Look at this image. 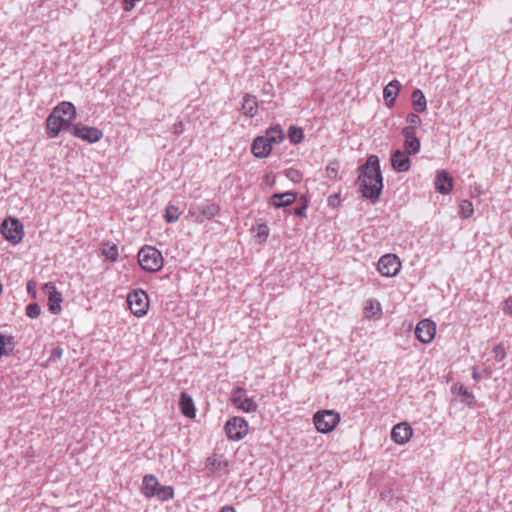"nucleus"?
I'll use <instances>...</instances> for the list:
<instances>
[{"instance_id":"f257e3e1","label":"nucleus","mask_w":512,"mask_h":512,"mask_svg":"<svg viewBox=\"0 0 512 512\" xmlns=\"http://www.w3.org/2000/svg\"><path fill=\"white\" fill-rule=\"evenodd\" d=\"M359 171L358 182L363 197L372 202L377 201L383 188L378 156H369L366 163L359 168Z\"/></svg>"},{"instance_id":"f03ea898","label":"nucleus","mask_w":512,"mask_h":512,"mask_svg":"<svg viewBox=\"0 0 512 512\" xmlns=\"http://www.w3.org/2000/svg\"><path fill=\"white\" fill-rule=\"evenodd\" d=\"M76 118V109L71 102H61L53 108L46 119L47 134L50 138L57 137L61 131L67 130Z\"/></svg>"},{"instance_id":"7ed1b4c3","label":"nucleus","mask_w":512,"mask_h":512,"mask_svg":"<svg viewBox=\"0 0 512 512\" xmlns=\"http://www.w3.org/2000/svg\"><path fill=\"white\" fill-rule=\"evenodd\" d=\"M138 262L147 272H158L162 269L164 259L161 252L152 246H144L138 252Z\"/></svg>"},{"instance_id":"20e7f679","label":"nucleus","mask_w":512,"mask_h":512,"mask_svg":"<svg viewBox=\"0 0 512 512\" xmlns=\"http://www.w3.org/2000/svg\"><path fill=\"white\" fill-rule=\"evenodd\" d=\"M341 420L340 414L334 410H320L313 416V422L318 432H332Z\"/></svg>"},{"instance_id":"39448f33","label":"nucleus","mask_w":512,"mask_h":512,"mask_svg":"<svg viewBox=\"0 0 512 512\" xmlns=\"http://www.w3.org/2000/svg\"><path fill=\"white\" fill-rule=\"evenodd\" d=\"M127 303L131 312L137 317H142L148 312L149 299L144 290L138 289L130 292L127 296Z\"/></svg>"},{"instance_id":"423d86ee","label":"nucleus","mask_w":512,"mask_h":512,"mask_svg":"<svg viewBox=\"0 0 512 512\" xmlns=\"http://www.w3.org/2000/svg\"><path fill=\"white\" fill-rule=\"evenodd\" d=\"M1 234L12 244H18L24 236L22 223L16 218L5 219L1 224Z\"/></svg>"},{"instance_id":"0eeeda50","label":"nucleus","mask_w":512,"mask_h":512,"mask_svg":"<svg viewBox=\"0 0 512 512\" xmlns=\"http://www.w3.org/2000/svg\"><path fill=\"white\" fill-rule=\"evenodd\" d=\"M231 404L238 410L246 413L255 412L258 408L257 403L250 397L242 387H236L230 396Z\"/></svg>"},{"instance_id":"6e6552de","label":"nucleus","mask_w":512,"mask_h":512,"mask_svg":"<svg viewBox=\"0 0 512 512\" xmlns=\"http://www.w3.org/2000/svg\"><path fill=\"white\" fill-rule=\"evenodd\" d=\"M401 269V262L395 254H385L378 261V271L382 276L394 277Z\"/></svg>"},{"instance_id":"1a4fd4ad","label":"nucleus","mask_w":512,"mask_h":512,"mask_svg":"<svg viewBox=\"0 0 512 512\" xmlns=\"http://www.w3.org/2000/svg\"><path fill=\"white\" fill-rule=\"evenodd\" d=\"M248 433V422L239 416L226 421V436L231 440H241Z\"/></svg>"},{"instance_id":"9d476101","label":"nucleus","mask_w":512,"mask_h":512,"mask_svg":"<svg viewBox=\"0 0 512 512\" xmlns=\"http://www.w3.org/2000/svg\"><path fill=\"white\" fill-rule=\"evenodd\" d=\"M436 334V324L430 319H423L416 325L415 336L422 343H430Z\"/></svg>"},{"instance_id":"9b49d317","label":"nucleus","mask_w":512,"mask_h":512,"mask_svg":"<svg viewBox=\"0 0 512 512\" xmlns=\"http://www.w3.org/2000/svg\"><path fill=\"white\" fill-rule=\"evenodd\" d=\"M219 206L214 203H204L190 208V215L198 222L209 220L219 212Z\"/></svg>"},{"instance_id":"f8f14e48","label":"nucleus","mask_w":512,"mask_h":512,"mask_svg":"<svg viewBox=\"0 0 512 512\" xmlns=\"http://www.w3.org/2000/svg\"><path fill=\"white\" fill-rule=\"evenodd\" d=\"M73 135L89 143H95L102 138L103 133L98 128L76 124L73 127Z\"/></svg>"},{"instance_id":"ddd939ff","label":"nucleus","mask_w":512,"mask_h":512,"mask_svg":"<svg viewBox=\"0 0 512 512\" xmlns=\"http://www.w3.org/2000/svg\"><path fill=\"white\" fill-rule=\"evenodd\" d=\"M401 133L405 138L403 146L406 152L408 154H417L420 151L421 143L416 136V130L412 127H404Z\"/></svg>"},{"instance_id":"4468645a","label":"nucleus","mask_w":512,"mask_h":512,"mask_svg":"<svg viewBox=\"0 0 512 512\" xmlns=\"http://www.w3.org/2000/svg\"><path fill=\"white\" fill-rule=\"evenodd\" d=\"M406 150L397 149L391 155V165L397 172H407L411 167V160Z\"/></svg>"},{"instance_id":"2eb2a0df","label":"nucleus","mask_w":512,"mask_h":512,"mask_svg":"<svg viewBox=\"0 0 512 512\" xmlns=\"http://www.w3.org/2000/svg\"><path fill=\"white\" fill-rule=\"evenodd\" d=\"M413 430L407 423H398L391 431V438L399 445L406 444L412 437Z\"/></svg>"},{"instance_id":"dca6fc26","label":"nucleus","mask_w":512,"mask_h":512,"mask_svg":"<svg viewBox=\"0 0 512 512\" xmlns=\"http://www.w3.org/2000/svg\"><path fill=\"white\" fill-rule=\"evenodd\" d=\"M45 288L49 291L48 306L53 314H59L62 310L61 303L63 301L62 294L58 292L52 282L45 284Z\"/></svg>"},{"instance_id":"f3484780","label":"nucleus","mask_w":512,"mask_h":512,"mask_svg":"<svg viewBox=\"0 0 512 512\" xmlns=\"http://www.w3.org/2000/svg\"><path fill=\"white\" fill-rule=\"evenodd\" d=\"M453 188V179L445 170L437 173L435 179V189L441 194H449Z\"/></svg>"},{"instance_id":"a211bd4d","label":"nucleus","mask_w":512,"mask_h":512,"mask_svg":"<svg viewBox=\"0 0 512 512\" xmlns=\"http://www.w3.org/2000/svg\"><path fill=\"white\" fill-rule=\"evenodd\" d=\"M272 149V145L269 143V140L264 136L256 137L252 144V153L257 158H265L267 157Z\"/></svg>"},{"instance_id":"6ab92c4d","label":"nucleus","mask_w":512,"mask_h":512,"mask_svg":"<svg viewBox=\"0 0 512 512\" xmlns=\"http://www.w3.org/2000/svg\"><path fill=\"white\" fill-rule=\"evenodd\" d=\"M296 193L285 192L282 194L275 193L269 199V204L274 208L288 207L296 200Z\"/></svg>"},{"instance_id":"aec40b11","label":"nucleus","mask_w":512,"mask_h":512,"mask_svg":"<svg viewBox=\"0 0 512 512\" xmlns=\"http://www.w3.org/2000/svg\"><path fill=\"white\" fill-rule=\"evenodd\" d=\"M160 486L156 476L148 474L143 478L141 492L146 498H152L155 496Z\"/></svg>"},{"instance_id":"412c9836","label":"nucleus","mask_w":512,"mask_h":512,"mask_svg":"<svg viewBox=\"0 0 512 512\" xmlns=\"http://www.w3.org/2000/svg\"><path fill=\"white\" fill-rule=\"evenodd\" d=\"M401 84L398 80L390 81L383 89V97L388 107H393L400 91Z\"/></svg>"},{"instance_id":"4be33fe9","label":"nucleus","mask_w":512,"mask_h":512,"mask_svg":"<svg viewBox=\"0 0 512 512\" xmlns=\"http://www.w3.org/2000/svg\"><path fill=\"white\" fill-rule=\"evenodd\" d=\"M179 405L184 416L188 418H194L196 416V409L193 403V399L188 393H181Z\"/></svg>"},{"instance_id":"5701e85b","label":"nucleus","mask_w":512,"mask_h":512,"mask_svg":"<svg viewBox=\"0 0 512 512\" xmlns=\"http://www.w3.org/2000/svg\"><path fill=\"white\" fill-rule=\"evenodd\" d=\"M241 110L244 115L254 117L258 111V103L255 96L245 95L242 102Z\"/></svg>"},{"instance_id":"b1692460","label":"nucleus","mask_w":512,"mask_h":512,"mask_svg":"<svg viewBox=\"0 0 512 512\" xmlns=\"http://www.w3.org/2000/svg\"><path fill=\"white\" fill-rule=\"evenodd\" d=\"M413 109L417 113H422L426 110L427 101L424 93L420 89H415L411 95Z\"/></svg>"},{"instance_id":"393cba45","label":"nucleus","mask_w":512,"mask_h":512,"mask_svg":"<svg viewBox=\"0 0 512 512\" xmlns=\"http://www.w3.org/2000/svg\"><path fill=\"white\" fill-rule=\"evenodd\" d=\"M453 390L458 391L459 396H461V402L467 404L469 407L474 406L475 396L465 386H454Z\"/></svg>"},{"instance_id":"a878e982","label":"nucleus","mask_w":512,"mask_h":512,"mask_svg":"<svg viewBox=\"0 0 512 512\" xmlns=\"http://www.w3.org/2000/svg\"><path fill=\"white\" fill-rule=\"evenodd\" d=\"M264 137L268 139L269 143L272 145L281 142L282 139L284 138V133L281 127L277 125L274 127H270L266 132V136Z\"/></svg>"},{"instance_id":"bb28decb","label":"nucleus","mask_w":512,"mask_h":512,"mask_svg":"<svg viewBox=\"0 0 512 512\" xmlns=\"http://www.w3.org/2000/svg\"><path fill=\"white\" fill-rule=\"evenodd\" d=\"M222 463V455L213 454L207 458L205 467L209 472L214 473L221 469Z\"/></svg>"},{"instance_id":"cd10ccee","label":"nucleus","mask_w":512,"mask_h":512,"mask_svg":"<svg viewBox=\"0 0 512 512\" xmlns=\"http://www.w3.org/2000/svg\"><path fill=\"white\" fill-rule=\"evenodd\" d=\"M161 501H168L174 497V489L171 486H160L155 496Z\"/></svg>"},{"instance_id":"c85d7f7f","label":"nucleus","mask_w":512,"mask_h":512,"mask_svg":"<svg viewBox=\"0 0 512 512\" xmlns=\"http://www.w3.org/2000/svg\"><path fill=\"white\" fill-rule=\"evenodd\" d=\"M10 346L11 350L14 347V337L13 336H6L3 334H0V358L3 355L8 354L6 348Z\"/></svg>"},{"instance_id":"c756f323","label":"nucleus","mask_w":512,"mask_h":512,"mask_svg":"<svg viewBox=\"0 0 512 512\" xmlns=\"http://www.w3.org/2000/svg\"><path fill=\"white\" fill-rule=\"evenodd\" d=\"M288 137L292 143L298 144L304 138L303 130L296 126H290V128L288 130Z\"/></svg>"},{"instance_id":"7c9ffc66","label":"nucleus","mask_w":512,"mask_h":512,"mask_svg":"<svg viewBox=\"0 0 512 512\" xmlns=\"http://www.w3.org/2000/svg\"><path fill=\"white\" fill-rule=\"evenodd\" d=\"M474 212L473 205L468 200L461 201L459 205V215L460 217L467 219L472 216Z\"/></svg>"},{"instance_id":"2f4dec72","label":"nucleus","mask_w":512,"mask_h":512,"mask_svg":"<svg viewBox=\"0 0 512 512\" xmlns=\"http://www.w3.org/2000/svg\"><path fill=\"white\" fill-rule=\"evenodd\" d=\"M180 213L174 205L167 206L164 218L168 223H174L179 219Z\"/></svg>"},{"instance_id":"473e14b6","label":"nucleus","mask_w":512,"mask_h":512,"mask_svg":"<svg viewBox=\"0 0 512 512\" xmlns=\"http://www.w3.org/2000/svg\"><path fill=\"white\" fill-rule=\"evenodd\" d=\"M104 257L109 261H116L118 258V248L116 245L107 246L103 249Z\"/></svg>"},{"instance_id":"72a5a7b5","label":"nucleus","mask_w":512,"mask_h":512,"mask_svg":"<svg viewBox=\"0 0 512 512\" xmlns=\"http://www.w3.org/2000/svg\"><path fill=\"white\" fill-rule=\"evenodd\" d=\"M41 313L40 306L37 303H30L26 307V315L31 319H36Z\"/></svg>"},{"instance_id":"f704fd0d","label":"nucleus","mask_w":512,"mask_h":512,"mask_svg":"<svg viewBox=\"0 0 512 512\" xmlns=\"http://www.w3.org/2000/svg\"><path fill=\"white\" fill-rule=\"evenodd\" d=\"M408 125L406 127H412L414 130L421 124V119L416 113H409L406 117Z\"/></svg>"},{"instance_id":"c9c22d12","label":"nucleus","mask_w":512,"mask_h":512,"mask_svg":"<svg viewBox=\"0 0 512 512\" xmlns=\"http://www.w3.org/2000/svg\"><path fill=\"white\" fill-rule=\"evenodd\" d=\"M339 165L337 162H331L326 167V175L331 180L336 179L338 174Z\"/></svg>"},{"instance_id":"e433bc0d","label":"nucleus","mask_w":512,"mask_h":512,"mask_svg":"<svg viewBox=\"0 0 512 512\" xmlns=\"http://www.w3.org/2000/svg\"><path fill=\"white\" fill-rule=\"evenodd\" d=\"M286 176L294 183H299L302 180V173L294 168H290L286 171Z\"/></svg>"},{"instance_id":"4c0bfd02","label":"nucleus","mask_w":512,"mask_h":512,"mask_svg":"<svg viewBox=\"0 0 512 512\" xmlns=\"http://www.w3.org/2000/svg\"><path fill=\"white\" fill-rule=\"evenodd\" d=\"M494 359L496 361H502L506 357V350L502 344H497L493 348Z\"/></svg>"},{"instance_id":"58836bf2","label":"nucleus","mask_w":512,"mask_h":512,"mask_svg":"<svg viewBox=\"0 0 512 512\" xmlns=\"http://www.w3.org/2000/svg\"><path fill=\"white\" fill-rule=\"evenodd\" d=\"M483 376H485L486 378H489L491 376V371H488V370H484L483 373H480L476 370V368H473V371H472V378L475 380V381H480Z\"/></svg>"},{"instance_id":"ea45409f","label":"nucleus","mask_w":512,"mask_h":512,"mask_svg":"<svg viewBox=\"0 0 512 512\" xmlns=\"http://www.w3.org/2000/svg\"><path fill=\"white\" fill-rule=\"evenodd\" d=\"M63 355V350L62 348L60 347H55L52 351H51V355H50V360L51 361H56V360H59Z\"/></svg>"},{"instance_id":"a19ab883","label":"nucleus","mask_w":512,"mask_h":512,"mask_svg":"<svg viewBox=\"0 0 512 512\" xmlns=\"http://www.w3.org/2000/svg\"><path fill=\"white\" fill-rule=\"evenodd\" d=\"M257 236L261 239V240H266V238L268 237V227L266 225H260L258 227V233H257Z\"/></svg>"},{"instance_id":"79ce46f5","label":"nucleus","mask_w":512,"mask_h":512,"mask_svg":"<svg viewBox=\"0 0 512 512\" xmlns=\"http://www.w3.org/2000/svg\"><path fill=\"white\" fill-rule=\"evenodd\" d=\"M173 133L175 135H180L181 133H183L184 131V125L181 121L179 122H176L174 125H173Z\"/></svg>"},{"instance_id":"37998d69","label":"nucleus","mask_w":512,"mask_h":512,"mask_svg":"<svg viewBox=\"0 0 512 512\" xmlns=\"http://www.w3.org/2000/svg\"><path fill=\"white\" fill-rule=\"evenodd\" d=\"M306 209H307L306 205H301L299 207H296L294 209V214L297 216L303 217L306 215Z\"/></svg>"},{"instance_id":"c03bdc74","label":"nucleus","mask_w":512,"mask_h":512,"mask_svg":"<svg viewBox=\"0 0 512 512\" xmlns=\"http://www.w3.org/2000/svg\"><path fill=\"white\" fill-rule=\"evenodd\" d=\"M35 288H36L35 282L32 281V280L28 281V283H27V291H28V293L32 294L33 297H35V295H36Z\"/></svg>"},{"instance_id":"a18cd8bd","label":"nucleus","mask_w":512,"mask_h":512,"mask_svg":"<svg viewBox=\"0 0 512 512\" xmlns=\"http://www.w3.org/2000/svg\"><path fill=\"white\" fill-rule=\"evenodd\" d=\"M504 311L505 313L512 316V299H508L505 301Z\"/></svg>"},{"instance_id":"49530a36","label":"nucleus","mask_w":512,"mask_h":512,"mask_svg":"<svg viewBox=\"0 0 512 512\" xmlns=\"http://www.w3.org/2000/svg\"><path fill=\"white\" fill-rule=\"evenodd\" d=\"M226 512H236V510L231 506H226Z\"/></svg>"},{"instance_id":"de8ad7c7","label":"nucleus","mask_w":512,"mask_h":512,"mask_svg":"<svg viewBox=\"0 0 512 512\" xmlns=\"http://www.w3.org/2000/svg\"><path fill=\"white\" fill-rule=\"evenodd\" d=\"M219 512H224V507H222V508L219 510Z\"/></svg>"}]
</instances>
